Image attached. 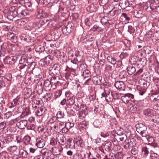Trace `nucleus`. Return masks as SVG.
<instances>
[{
    "label": "nucleus",
    "instance_id": "6",
    "mask_svg": "<svg viewBox=\"0 0 159 159\" xmlns=\"http://www.w3.org/2000/svg\"><path fill=\"white\" fill-rule=\"evenodd\" d=\"M54 55L58 58L59 60H62L63 61H64V60L66 57L65 54L63 52H61L60 51L58 50H55L54 52Z\"/></svg>",
    "mask_w": 159,
    "mask_h": 159
},
{
    "label": "nucleus",
    "instance_id": "62",
    "mask_svg": "<svg viewBox=\"0 0 159 159\" xmlns=\"http://www.w3.org/2000/svg\"><path fill=\"white\" fill-rule=\"evenodd\" d=\"M122 16L125 18L127 20H129L130 19L129 17L127 16V14L125 13H123L122 14Z\"/></svg>",
    "mask_w": 159,
    "mask_h": 159
},
{
    "label": "nucleus",
    "instance_id": "33",
    "mask_svg": "<svg viewBox=\"0 0 159 159\" xmlns=\"http://www.w3.org/2000/svg\"><path fill=\"white\" fill-rule=\"evenodd\" d=\"M45 48L44 47L41 45L37 46L35 48V50L37 52H41L44 50Z\"/></svg>",
    "mask_w": 159,
    "mask_h": 159
},
{
    "label": "nucleus",
    "instance_id": "23",
    "mask_svg": "<svg viewBox=\"0 0 159 159\" xmlns=\"http://www.w3.org/2000/svg\"><path fill=\"white\" fill-rule=\"evenodd\" d=\"M128 1L127 0H122L120 3V5L122 8L125 9L128 7Z\"/></svg>",
    "mask_w": 159,
    "mask_h": 159
},
{
    "label": "nucleus",
    "instance_id": "49",
    "mask_svg": "<svg viewBox=\"0 0 159 159\" xmlns=\"http://www.w3.org/2000/svg\"><path fill=\"white\" fill-rule=\"evenodd\" d=\"M61 94V91L60 90H58L55 93V97L57 98L60 97Z\"/></svg>",
    "mask_w": 159,
    "mask_h": 159
},
{
    "label": "nucleus",
    "instance_id": "46",
    "mask_svg": "<svg viewBox=\"0 0 159 159\" xmlns=\"http://www.w3.org/2000/svg\"><path fill=\"white\" fill-rule=\"evenodd\" d=\"M19 99L20 98L17 96L16 98H15L13 100L12 102H11L12 104V105L14 106H16Z\"/></svg>",
    "mask_w": 159,
    "mask_h": 159
},
{
    "label": "nucleus",
    "instance_id": "28",
    "mask_svg": "<svg viewBox=\"0 0 159 159\" xmlns=\"http://www.w3.org/2000/svg\"><path fill=\"white\" fill-rule=\"evenodd\" d=\"M45 112V111L44 110L43 108L40 107L39 108L38 110L35 112L37 116H42Z\"/></svg>",
    "mask_w": 159,
    "mask_h": 159
},
{
    "label": "nucleus",
    "instance_id": "45",
    "mask_svg": "<svg viewBox=\"0 0 159 159\" xmlns=\"http://www.w3.org/2000/svg\"><path fill=\"white\" fill-rule=\"evenodd\" d=\"M56 120V118L55 116H52V118L48 121V123L49 124H51L54 123Z\"/></svg>",
    "mask_w": 159,
    "mask_h": 159
},
{
    "label": "nucleus",
    "instance_id": "38",
    "mask_svg": "<svg viewBox=\"0 0 159 159\" xmlns=\"http://www.w3.org/2000/svg\"><path fill=\"white\" fill-rule=\"evenodd\" d=\"M59 129H61L62 132L63 133H67L69 131V129L65 125L63 127H60Z\"/></svg>",
    "mask_w": 159,
    "mask_h": 159
},
{
    "label": "nucleus",
    "instance_id": "55",
    "mask_svg": "<svg viewBox=\"0 0 159 159\" xmlns=\"http://www.w3.org/2000/svg\"><path fill=\"white\" fill-rule=\"evenodd\" d=\"M109 135V134L108 132L102 133L101 135L102 137L103 138H106Z\"/></svg>",
    "mask_w": 159,
    "mask_h": 159
},
{
    "label": "nucleus",
    "instance_id": "15",
    "mask_svg": "<svg viewBox=\"0 0 159 159\" xmlns=\"http://www.w3.org/2000/svg\"><path fill=\"white\" fill-rule=\"evenodd\" d=\"M136 70L135 67L132 65L129 66L127 67V72L129 75H132Z\"/></svg>",
    "mask_w": 159,
    "mask_h": 159
},
{
    "label": "nucleus",
    "instance_id": "61",
    "mask_svg": "<svg viewBox=\"0 0 159 159\" xmlns=\"http://www.w3.org/2000/svg\"><path fill=\"white\" fill-rule=\"evenodd\" d=\"M5 83L3 80H0V88H1L2 87L5 86Z\"/></svg>",
    "mask_w": 159,
    "mask_h": 159
},
{
    "label": "nucleus",
    "instance_id": "13",
    "mask_svg": "<svg viewBox=\"0 0 159 159\" xmlns=\"http://www.w3.org/2000/svg\"><path fill=\"white\" fill-rule=\"evenodd\" d=\"M128 107L132 112H136L140 110L139 107H137L135 103L131 104L128 106Z\"/></svg>",
    "mask_w": 159,
    "mask_h": 159
},
{
    "label": "nucleus",
    "instance_id": "59",
    "mask_svg": "<svg viewBox=\"0 0 159 159\" xmlns=\"http://www.w3.org/2000/svg\"><path fill=\"white\" fill-rule=\"evenodd\" d=\"M113 97L114 99H118L120 97L119 94L117 93L113 94Z\"/></svg>",
    "mask_w": 159,
    "mask_h": 159
},
{
    "label": "nucleus",
    "instance_id": "21",
    "mask_svg": "<svg viewBox=\"0 0 159 159\" xmlns=\"http://www.w3.org/2000/svg\"><path fill=\"white\" fill-rule=\"evenodd\" d=\"M82 75L84 78H86L91 77V74L89 70L86 69L83 71Z\"/></svg>",
    "mask_w": 159,
    "mask_h": 159
},
{
    "label": "nucleus",
    "instance_id": "27",
    "mask_svg": "<svg viewBox=\"0 0 159 159\" xmlns=\"http://www.w3.org/2000/svg\"><path fill=\"white\" fill-rule=\"evenodd\" d=\"M31 137L29 136H25L23 138V141L24 143L27 145L30 143V141Z\"/></svg>",
    "mask_w": 159,
    "mask_h": 159
},
{
    "label": "nucleus",
    "instance_id": "64",
    "mask_svg": "<svg viewBox=\"0 0 159 159\" xmlns=\"http://www.w3.org/2000/svg\"><path fill=\"white\" fill-rule=\"evenodd\" d=\"M73 159H80L78 154L76 153L74 154L73 156Z\"/></svg>",
    "mask_w": 159,
    "mask_h": 159
},
{
    "label": "nucleus",
    "instance_id": "5",
    "mask_svg": "<svg viewBox=\"0 0 159 159\" xmlns=\"http://www.w3.org/2000/svg\"><path fill=\"white\" fill-rule=\"evenodd\" d=\"M134 97V95L132 94L127 93L122 96L121 98L122 100L124 103H127L131 99L133 98Z\"/></svg>",
    "mask_w": 159,
    "mask_h": 159
},
{
    "label": "nucleus",
    "instance_id": "34",
    "mask_svg": "<svg viewBox=\"0 0 159 159\" xmlns=\"http://www.w3.org/2000/svg\"><path fill=\"white\" fill-rule=\"evenodd\" d=\"M30 113V109L29 108H26L25 109L22 113V116H27Z\"/></svg>",
    "mask_w": 159,
    "mask_h": 159
},
{
    "label": "nucleus",
    "instance_id": "17",
    "mask_svg": "<svg viewBox=\"0 0 159 159\" xmlns=\"http://www.w3.org/2000/svg\"><path fill=\"white\" fill-rule=\"evenodd\" d=\"M74 142L75 143V144H76L78 146H80L81 147H83L84 145L82 139L80 137L74 139Z\"/></svg>",
    "mask_w": 159,
    "mask_h": 159
},
{
    "label": "nucleus",
    "instance_id": "54",
    "mask_svg": "<svg viewBox=\"0 0 159 159\" xmlns=\"http://www.w3.org/2000/svg\"><path fill=\"white\" fill-rule=\"evenodd\" d=\"M128 56V54L126 53L122 52L120 55V58L123 59Z\"/></svg>",
    "mask_w": 159,
    "mask_h": 159
},
{
    "label": "nucleus",
    "instance_id": "9",
    "mask_svg": "<svg viewBox=\"0 0 159 159\" xmlns=\"http://www.w3.org/2000/svg\"><path fill=\"white\" fill-rule=\"evenodd\" d=\"M36 141L35 145L39 148H43L45 145V141L41 138L36 139Z\"/></svg>",
    "mask_w": 159,
    "mask_h": 159
},
{
    "label": "nucleus",
    "instance_id": "56",
    "mask_svg": "<svg viewBox=\"0 0 159 159\" xmlns=\"http://www.w3.org/2000/svg\"><path fill=\"white\" fill-rule=\"evenodd\" d=\"M100 29V28L97 26V25H94L93 28L91 29V30L93 31H97L98 29Z\"/></svg>",
    "mask_w": 159,
    "mask_h": 159
},
{
    "label": "nucleus",
    "instance_id": "22",
    "mask_svg": "<svg viewBox=\"0 0 159 159\" xmlns=\"http://www.w3.org/2000/svg\"><path fill=\"white\" fill-rule=\"evenodd\" d=\"M107 59L108 62L111 64H115L116 63V58L114 57L109 56L107 57Z\"/></svg>",
    "mask_w": 159,
    "mask_h": 159
},
{
    "label": "nucleus",
    "instance_id": "24",
    "mask_svg": "<svg viewBox=\"0 0 159 159\" xmlns=\"http://www.w3.org/2000/svg\"><path fill=\"white\" fill-rule=\"evenodd\" d=\"M28 11L26 10H22L19 13H18V16L21 18H23L28 15Z\"/></svg>",
    "mask_w": 159,
    "mask_h": 159
},
{
    "label": "nucleus",
    "instance_id": "53",
    "mask_svg": "<svg viewBox=\"0 0 159 159\" xmlns=\"http://www.w3.org/2000/svg\"><path fill=\"white\" fill-rule=\"evenodd\" d=\"M158 157L157 154L154 153L150 155V159H159Z\"/></svg>",
    "mask_w": 159,
    "mask_h": 159
},
{
    "label": "nucleus",
    "instance_id": "47",
    "mask_svg": "<svg viewBox=\"0 0 159 159\" xmlns=\"http://www.w3.org/2000/svg\"><path fill=\"white\" fill-rule=\"evenodd\" d=\"M69 146V147L71 148H75V143L74 142V140L73 142L71 141H70L68 143Z\"/></svg>",
    "mask_w": 159,
    "mask_h": 159
},
{
    "label": "nucleus",
    "instance_id": "35",
    "mask_svg": "<svg viewBox=\"0 0 159 159\" xmlns=\"http://www.w3.org/2000/svg\"><path fill=\"white\" fill-rule=\"evenodd\" d=\"M144 137H145L146 138L148 141V142H149L150 143H153L154 141V140L153 138L152 137L149 136L148 134H147V135H146V136H144Z\"/></svg>",
    "mask_w": 159,
    "mask_h": 159
},
{
    "label": "nucleus",
    "instance_id": "32",
    "mask_svg": "<svg viewBox=\"0 0 159 159\" xmlns=\"http://www.w3.org/2000/svg\"><path fill=\"white\" fill-rule=\"evenodd\" d=\"M142 11H141L136 10L134 12V15L135 17L137 18H139L142 17L143 15L142 14Z\"/></svg>",
    "mask_w": 159,
    "mask_h": 159
},
{
    "label": "nucleus",
    "instance_id": "48",
    "mask_svg": "<svg viewBox=\"0 0 159 159\" xmlns=\"http://www.w3.org/2000/svg\"><path fill=\"white\" fill-rule=\"evenodd\" d=\"M35 128V125L32 124H30L29 125H28L27 127V129H30L32 130H34Z\"/></svg>",
    "mask_w": 159,
    "mask_h": 159
},
{
    "label": "nucleus",
    "instance_id": "63",
    "mask_svg": "<svg viewBox=\"0 0 159 159\" xmlns=\"http://www.w3.org/2000/svg\"><path fill=\"white\" fill-rule=\"evenodd\" d=\"M52 128H53L54 130H57L59 128L58 127V124H55V125L53 126L52 127Z\"/></svg>",
    "mask_w": 159,
    "mask_h": 159
},
{
    "label": "nucleus",
    "instance_id": "29",
    "mask_svg": "<svg viewBox=\"0 0 159 159\" xmlns=\"http://www.w3.org/2000/svg\"><path fill=\"white\" fill-rule=\"evenodd\" d=\"M111 142H107L106 143L104 148L107 151H109L111 149Z\"/></svg>",
    "mask_w": 159,
    "mask_h": 159
},
{
    "label": "nucleus",
    "instance_id": "52",
    "mask_svg": "<svg viewBox=\"0 0 159 159\" xmlns=\"http://www.w3.org/2000/svg\"><path fill=\"white\" fill-rule=\"evenodd\" d=\"M12 152H14L16 151L17 149V146L14 145L11 146L10 147V148Z\"/></svg>",
    "mask_w": 159,
    "mask_h": 159
},
{
    "label": "nucleus",
    "instance_id": "37",
    "mask_svg": "<svg viewBox=\"0 0 159 159\" xmlns=\"http://www.w3.org/2000/svg\"><path fill=\"white\" fill-rule=\"evenodd\" d=\"M142 153L144 155H147L149 153V151L148 149V148L146 147L142 148Z\"/></svg>",
    "mask_w": 159,
    "mask_h": 159
},
{
    "label": "nucleus",
    "instance_id": "30",
    "mask_svg": "<svg viewBox=\"0 0 159 159\" xmlns=\"http://www.w3.org/2000/svg\"><path fill=\"white\" fill-rule=\"evenodd\" d=\"M154 2V0H149V1L150 8L152 10H154L156 7V4Z\"/></svg>",
    "mask_w": 159,
    "mask_h": 159
},
{
    "label": "nucleus",
    "instance_id": "41",
    "mask_svg": "<svg viewBox=\"0 0 159 159\" xmlns=\"http://www.w3.org/2000/svg\"><path fill=\"white\" fill-rule=\"evenodd\" d=\"M65 125L69 129H70L74 126V124L73 123H71L70 122H68L65 123Z\"/></svg>",
    "mask_w": 159,
    "mask_h": 159
},
{
    "label": "nucleus",
    "instance_id": "60",
    "mask_svg": "<svg viewBox=\"0 0 159 159\" xmlns=\"http://www.w3.org/2000/svg\"><path fill=\"white\" fill-rule=\"evenodd\" d=\"M87 67V65L85 64H81L80 69L81 70H83Z\"/></svg>",
    "mask_w": 159,
    "mask_h": 159
},
{
    "label": "nucleus",
    "instance_id": "26",
    "mask_svg": "<svg viewBox=\"0 0 159 159\" xmlns=\"http://www.w3.org/2000/svg\"><path fill=\"white\" fill-rule=\"evenodd\" d=\"M75 98L74 97L70 98L67 99V103L70 106L73 105L75 102Z\"/></svg>",
    "mask_w": 159,
    "mask_h": 159
},
{
    "label": "nucleus",
    "instance_id": "4",
    "mask_svg": "<svg viewBox=\"0 0 159 159\" xmlns=\"http://www.w3.org/2000/svg\"><path fill=\"white\" fill-rule=\"evenodd\" d=\"M53 61V57L50 56H48L46 57L44 59H41L40 61V63L42 64V62H43V65L45 66V65H51Z\"/></svg>",
    "mask_w": 159,
    "mask_h": 159
},
{
    "label": "nucleus",
    "instance_id": "8",
    "mask_svg": "<svg viewBox=\"0 0 159 159\" xmlns=\"http://www.w3.org/2000/svg\"><path fill=\"white\" fill-rule=\"evenodd\" d=\"M114 86L119 91H124L125 89V84L122 81L116 82L114 84Z\"/></svg>",
    "mask_w": 159,
    "mask_h": 159
},
{
    "label": "nucleus",
    "instance_id": "40",
    "mask_svg": "<svg viewBox=\"0 0 159 159\" xmlns=\"http://www.w3.org/2000/svg\"><path fill=\"white\" fill-rule=\"evenodd\" d=\"M17 145H19L22 142L21 137L20 136H18L16 137V141Z\"/></svg>",
    "mask_w": 159,
    "mask_h": 159
},
{
    "label": "nucleus",
    "instance_id": "14",
    "mask_svg": "<svg viewBox=\"0 0 159 159\" xmlns=\"http://www.w3.org/2000/svg\"><path fill=\"white\" fill-rule=\"evenodd\" d=\"M124 147L126 149H129L133 146L131 140L129 139H126L123 143Z\"/></svg>",
    "mask_w": 159,
    "mask_h": 159
},
{
    "label": "nucleus",
    "instance_id": "16",
    "mask_svg": "<svg viewBox=\"0 0 159 159\" xmlns=\"http://www.w3.org/2000/svg\"><path fill=\"white\" fill-rule=\"evenodd\" d=\"M20 155L22 157L28 158L29 157V154L27 151L24 150L23 149H20L19 151Z\"/></svg>",
    "mask_w": 159,
    "mask_h": 159
},
{
    "label": "nucleus",
    "instance_id": "51",
    "mask_svg": "<svg viewBox=\"0 0 159 159\" xmlns=\"http://www.w3.org/2000/svg\"><path fill=\"white\" fill-rule=\"evenodd\" d=\"M128 7L133 8L135 6V2L133 1H128Z\"/></svg>",
    "mask_w": 159,
    "mask_h": 159
},
{
    "label": "nucleus",
    "instance_id": "39",
    "mask_svg": "<svg viewBox=\"0 0 159 159\" xmlns=\"http://www.w3.org/2000/svg\"><path fill=\"white\" fill-rule=\"evenodd\" d=\"M48 17H45V18H43L44 19L43 20V23L45 24L46 23H48L47 25H48L49 24H50V23H51V24H52V23H51V21H52V19H48L47 18Z\"/></svg>",
    "mask_w": 159,
    "mask_h": 159
},
{
    "label": "nucleus",
    "instance_id": "25",
    "mask_svg": "<svg viewBox=\"0 0 159 159\" xmlns=\"http://www.w3.org/2000/svg\"><path fill=\"white\" fill-rule=\"evenodd\" d=\"M146 102V100H143L139 101L135 103L137 107H139V110H140L142 108L143 106L144 102Z\"/></svg>",
    "mask_w": 159,
    "mask_h": 159
},
{
    "label": "nucleus",
    "instance_id": "43",
    "mask_svg": "<svg viewBox=\"0 0 159 159\" xmlns=\"http://www.w3.org/2000/svg\"><path fill=\"white\" fill-rule=\"evenodd\" d=\"M11 116V111H8L5 114L4 118L7 119L10 118Z\"/></svg>",
    "mask_w": 159,
    "mask_h": 159
},
{
    "label": "nucleus",
    "instance_id": "19",
    "mask_svg": "<svg viewBox=\"0 0 159 159\" xmlns=\"http://www.w3.org/2000/svg\"><path fill=\"white\" fill-rule=\"evenodd\" d=\"M143 114L147 116H152L153 115V111L152 109L147 108L143 111Z\"/></svg>",
    "mask_w": 159,
    "mask_h": 159
},
{
    "label": "nucleus",
    "instance_id": "57",
    "mask_svg": "<svg viewBox=\"0 0 159 159\" xmlns=\"http://www.w3.org/2000/svg\"><path fill=\"white\" fill-rule=\"evenodd\" d=\"M45 98L47 100V101H49L51 98V95L50 93H48L46 94Z\"/></svg>",
    "mask_w": 159,
    "mask_h": 159
},
{
    "label": "nucleus",
    "instance_id": "50",
    "mask_svg": "<svg viewBox=\"0 0 159 159\" xmlns=\"http://www.w3.org/2000/svg\"><path fill=\"white\" fill-rule=\"evenodd\" d=\"M6 125V123L4 122L0 123V130H3L5 129Z\"/></svg>",
    "mask_w": 159,
    "mask_h": 159
},
{
    "label": "nucleus",
    "instance_id": "11",
    "mask_svg": "<svg viewBox=\"0 0 159 159\" xmlns=\"http://www.w3.org/2000/svg\"><path fill=\"white\" fill-rule=\"evenodd\" d=\"M56 77H54L52 78L50 80H47L44 81V85L45 87H50L52 86V84H55V82L54 81V80H55Z\"/></svg>",
    "mask_w": 159,
    "mask_h": 159
},
{
    "label": "nucleus",
    "instance_id": "3",
    "mask_svg": "<svg viewBox=\"0 0 159 159\" xmlns=\"http://www.w3.org/2000/svg\"><path fill=\"white\" fill-rule=\"evenodd\" d=\"M36 17L38 19H42L48 17V15L46 13L43 12L41 8H39L36 13Z\"/></svg>",
    "mask_w": 159,
    "mask_h": 159
},
{
    "label": "nucleus",
    "instance_id": "10",
    "mask_svg": "<svg viewBox=\"0 0 159 159\" xmlns=\"http://www.w3.org/2000/svg\"><path fill=\"white\" fill-rule=\"evenodd\" d=\"M27 124V121L25 120H22L18 122L16 125L20 129H24Z\"/></svg>",
    "mask_w": 159,
    "mask_h": 159
},
{
    "label": "nucleus",
    "instance_id": "2",
    "mask_svg": "<svg viewBox=\"0 0 159 159\" xmlns=\"http://www.w3.org/2000/svg\"><path fill=\"white\" fill-rule=\"evenodd\" d=\"M16 8L15 7H12L10 8L9 10L8 11L7 14V18L10 20H12L13 19L18 16V13L19 12V10L18 11L16 10Z\"/></svg>",
    "mask_w": 159,
    "mask_h": 159
},
{
    "label": "nucleus",
    "instance_id": "12",
    "mask_svg": "<svg viewBox=\"0 0 159 159\" xmlns=\"http://www.w3.org/2000/svg\"><path fill=\"white\" fill-rule=\"evenodd\" d=\"M102 78L101 76H94L92 78V81L95 84L99 85L102 83Z\"/></svg>",
    "mask_w": 159,
    "mask_h": 159
},
{
    "label": "nucleus",
    "instance_id": "58",
    "mask_svg": "<svg viewBox=\"0 0 159 159\" xmlns=\"http://www.w3.org/2000/svg\"><path fill=\"white\" fill-rule=\"evenodd\" d=\"M108 157L109 158H110V159H114L115 158H116V154L111 153H110Z\"/></svg>",
    "mask_w": 159,
    "mask_h": 159
},
{
    "label": "nucleus",
    "instance_id": "42",
    "mask_svg": "<svg viewBox=\"0 0 159 159\" xmlns=\"http://www.w3.org/2000/svg\"><path fill=\"white\" fill-rule=\"evenodd\" d=\"M53 150L54 152L56 153V154L57 155L60 154L61 152V150L60 149L56 147H55L53 149Z\"/></svg>",
    "mask_w": 159,
    "mask_h": 159
},
{
    "label": "nucleus",
    "instance_id": "44",
    "mask_svg": "<svg viewBox=\"0 0 159 159\" xmlns=\"http://www.w3.org/2000/svg\"><path fill=\"white\" fill-rule=\"evenodd\" d=\"M123 156L122 153L120 152H119L116 154V158L117 159H121L122 158Z\"/></svg>",
    "mask_w": 159,
    "mask_h": 159
},
{
    "label": "nucleus",
    "instance_id": "7",
    "mask_svg": "<svg viewBox=\"0 0 159 159\" xmlns=\"http://www.w3.org/2000/svg\"><path fill=\"white\" fill-rule=\"evenodd\" d=\"M70 60V69L74 70L75 68L77 67V63L78 62V59L76 57H74L73 59H69Z\"/></svg>",
    "mask_w": 159,
    "mask_h": 159
},
{
    "label": "nucleus",
    "instance_id": "18",
    "mask_svg": "<svg viewBox=\"0 0 159 159\" xmlns=\"http://www.w3.org/2000/svg\"><path fill=\"white\" fill-rule=\"evenodd\" d=\"M5 60L7 61V63L10 64H12L15 63L16 61V59L14 57H11L7 56L6 57Z\"/></svg>",
    "mask_w": 159,
    "mask_h": 159
},
{
    "label": "nucleus",
    "instance_id": "36",
    "mask_svg": "<svg viewBox=\"0 0 159 159\" xmlns=\"http://www.w3.org/2000/svg\"><path fill=\"white\" fill-rule=\"evenodd\" d=\"M64 116V113L61 111H58L57 114V118H63Z\"/></svg>",
    "mask_w": 159,
    "mask_h": 159
},
{
    "label": "nucleus",
    "instance_id": "31",
    "mask_svg": "<svg viewBox=\"0 0 159 159\" xmlns=\"http://www.w3.org/2000/svg\"><path fill=\"white\" fill-rule=\"evenodd\" d=\"M113 99V93H111V94L106 96V100L107 102H112Z\"/></svg>",
    "mask_w": 159,
    "mask_h": 159
},
{
    "label": "nucleus",
    "instance_id": "20",
    "mask_svg": "<svg viewBox=\"0 0 159 159\" xmlns=\"http://www.w3.org/2000/svg\"><path fill=\"white\" fill-rule=\"evenodd\" d=\"M51 71H52V73L57 74L59 71V67L58 65L55 64L53 65V67L51 68Z\"/></svg>",
    "mask_w": 159,
    "mask_h": 159
},
{
    "label": "nucleus",
    "instance_id": "1",
    "mask_svg": "<svg viewBox=\"0 0 159 159\" xmlns=\"http://www.w3.org/2000/svg\"><path fill=\"white\" fill-rule=\"evenodd\" d=\"M137 131L142 136V137L146 136L148 132L147 130V127L142 124H139L136 125Z\"/></svg>",
    "mask_w": 159,
    "mask_h": 159
}]
</instances>
